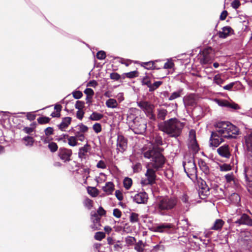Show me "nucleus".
<instances>
[{"label": "nucleus", "instance_id": "58", "mask_svg": "<svg viewBox=\"0 0 252 252\" xmlns=\"http://www.w3.org/2000/svg\"><path fill=\"white\" fill-rule=\"evenodd\" d=\"M96 57L99 60H103L106 58L105 52L103 51H100L97 52Z\"/></svg>", "mask_w": 252, "mask_h": 252}, {"label": "nucleus", "instance_id": "26", "mask_svg": "<svg viewBox=\"0 0 252 252\" xmlns=\"http://www.w3.org/2000/svg\"><path fill=\"white\" fill-rule=\"evenodd\" d=\"M224 222L221 219H217L213 225L211 227V229L215 230H220L223 225Z\"/></svg>", "mask_w": 252, "mask_h": 252}, {"label": "nucleus", "instance_id": "34", "mask_svg": "<svg viewBox=\"0 0 252 252\" xmlns=\"http://www.w3.org/2000/svg\"><path fill=\"white\" fill-rule=\"evenodd\" d=\"M67 136L68 144L72 147L77 145V139L75 136Z\"/></svg>", "mask_w": 252, "mask_h": 252}, {"label": "nucleus", "instance_id": "19", "mask_svg": "<svg viewBox=\"0 0 252 252\" xmlns=\"http://www.w3.org/2000/svg\"><path fill=\"white\" fill-rule=\"evenodd\" d=\"M224 178L226 181L227 187L231 186L232 188L236 187V181L235 180L234 174L232 173L226 174L224 176Z\"/></svg>", "mask_w": 252, "mask_h": 252}, {"label": "nucleus", "instance_id": "44", "mask_svg": "<svg viewBox=\"0 0 252 252\" xmlns=\"http://www.w3.org/2000/svg\"><path fill=\"white\" fill-rule=\"evenodd\" d=\"M105 236V234L104 232L98 231L95 233L94 238L95 240L98 241L102 240Z\"/></svg>", "mask_w": 252, "mask_h": 252}, {"label": "nucleus", "instance_id": "11", "mask_svg": "<svg viewBox=\"0 0 252 252\" xmlns=\"http://www.w3.org/2000/svg\"><path fill=\"white\" fill-rule=\"evenodd\" d=\"M127 147V140L123 136L119 135L117 141V152L123 153L125 152Z\"/></svg>", "mask_w": 252, "mask_h": 252}, {"label": "nucleus", "instance_id": "10", "mask_svg": "<svg viewBox=\"0 0 252 252\" xmlns=\"http://www.w3.org/2000/svg\"><path fill=\"white\" fill-rule=\"evenodd\" d=\"M212 52V49L210 47L206 48L203 50L202 58L201 59V63H202L207 64L212 63L213 60Z\"/></svg>", "mask_w": 252, "mask_h": 252}, {"label": "nucleus", "instance_id": "47", "mask_svg": "<svg viewBox=\"0 0 252 252\" xmlns=\"http://www.w3.org/2000/svg\"><path fill=\"white\" fill-rule=\"evenodd\" d=\"M182 201L186 204V206H189L190 204L189 197L185 193H184L181 197Z\"/></svg>", "mask_w": 252, "mask_h": 252}, {"label": "nucleus", "instance_id": "22", "mask_svg": "<svg viewBox=\"0 0 252 252\" xmlns=\"http://www.w3.org/2000/svg\"><path fill=\"white\" fill-rule=\"evenodd\" d=\"M34 137L32 136H26L22 138V141L26 146L32 147L34 142Z\"/></svg>", "mask_w": 252, "mask_h": 252}, {"label": "nucleus", "instance_id": "18", "mask_svg": "<svg viewBox=\"0 0 252 252\" xmlns=\"http://www.w3.org/2000/svg\"><path fill=\"white\" fill-rule=\"evenodd\" d=\"M90 150V147L88 144H85L83 147L79 148L78 152V157L83 160L86 159L88 157V153Z\"/></svg>", "mask_w": 252, "mask_h": 252}, {"label": "nucleus", "instance_id": "31", "mask_svg": "<svg viewBox=\"0 0 252 252\" xmlns=\"http://www.w3.org/2000/svg\"><path fill=\"white\" fill-rule=\"evenodd\" d=\"M123 184L125 188L126 189H130L132 185V179L130 178L126 177L124 180Z\"/></svg>", "mask_w": 252, "mask_h": 252}, {"label": "nucleus", "instance_id": "36", "mask_svg": "<svg viewBox=\"0 0 252 252\" xmlns=\"http://www.w3.org/2000/svg\"><path fill=\"white\" fill-rule=\"evenodd\" d=\"M88 192L93 197H95L98 195V190L95 187H89Z\"/></svg>", "mask_w": 252, "mask_h": 252}, {"label": "nucleus", "instance_id": "24", "mask_svg": "<svg viewBox=\"0 0 252 252\" xmlns=\"http://www.w3.org/2000/svg\"><path fill=\"white\" fill-rule=\"evenodd\" d=\"M229 199L232 203L235 205H239L240 203L241 198L240 195L237 193L231 194L229 197Z\"/></svg>", "mask_w": 252, "mask_h": 252}, {"label": "nucleus", "instance_id": "50", "mask_svg": "<svg viewBox=\"0 0 252 252\" xmlns=\"http://www.w3.org/2000/svg\"><path fill=\"white\" fill-rule=\"evenodd\" d=\"M84 206L88 209H91L93 207V201L89 198L86 199L83 202Z\"/></svg>", "mask_w": 252, "mask_h": 252}, {"label": "nucleus", "instance_id": "4", "mask_svg": "<svg viewBox=\"0 0 252 252\" xmlns=\"http://www.w3.org/2000/svg\"><path fill=\"white\" fill-rule=\"evenodd\" d=\"M137 104L151 120H156V116L153 113L155 108V106L153 104L147 101H139L137 102Z\"/></svg>", "mask_w": 252, "mask_h": 252}, {"label": "nucleus", "instance_id": "13", "mask_svg": "<svg viewBox=\"0 0 252 252\" xmlns=\"http://www.w3.org/2000/svg\"><path fill=\"white\" fill-rule=\"evenodd\" d=\"M72 154L71 150L66 148H60L59 150L58 156L61 160L66 162L70 160V157Z\"/></svg>", "mask_w": 252, "mask_h": 252}, {"label": "nucleus", "instance_id": "35", "mask_svg": "<svg viewBox=\"0 0 252 252\" xmlns=\"http://www.w3.org/2000/svg\"><path fill=\"white\" fill-rule=\"evenodd\" d=\"M151 83H152V82H151V79L148 76H145L142 79V81H141L142 85H146L149 88V86H150Z\"/></svg>", "mask_w": 252, "mask_h": 252}, {"label": "nucleus", "instance_id": "62", "mask_svg": "<svg viewBox=\"0 0 252 252\" xmlns=\"http://www.w3.org/2000/svg\"><path fill=\"white\" fill-rule=\"evenodd\" d=\"M174 63L172 61H168L164 65V68L170 69L173 67Z\"/></svg>", "mask_w": 252, "mask_h": 252}, {"label": "nucleus", "instance_id": "14", "mask_svg": "<svg viewBox=\"0 0 252 252\" xmlns=\"http://www.w3.org/2000/svg\"><path fill=\"white\" fill-rule=\"evenodd\" d=\"M235 223L240 225H246L252 226V219L247 214L243 213L235 222Z\"/></svg>", "mask_w": 252, "mask_h": 252}, {"label": "nucleus", "instance_id": "60", "mask_svg": "<svg viewBox=\"0 0 252 252\" xmlns=\"http://www.w3.org/2000/svg\"><path fill=\"white\" fill-rule=\"evenodd\" d=\"M45 133L47 137H49L53 133L52 127H47L44 130ZM48 138V137H47Z\"/></svg>", "mask_w": 252, "mask_h": 252}, {"label": "nucleus", "instance_id": "59", "mask_svg": "<svg viewBox=\"0 0 252 252\" xmlns=\"http://www.w3.org/2000/svg\"><path fill=\"white\" fill-rule=\"evenodd\" d=\"M164 175L167 178L171 179L173 176V172L171 169H168L164 172Z\"/></svg>", "mask_w": 252, "mask_h": 252}, {"label": "nucleus", "instance_id": "64", "mask_svg": "<svg viewBox=\"0 0 252 252\" xmlns=\"http://www.w3.org/2000/svg\"><path fill=\"white\" fill-rule=\"evenodd\" d=\"M110 77L111 79L118 80L120 78V75L116 72H113L110 74Z\"/></svg>", "mask_w": 252, "mask_h": 252}, {"label": "nucleus", "instance_id": "2", "mask_svg": "<svg viewBox=\"0 0 252 252\" xmlns=\"http://www.w3.org/2000/svg\"><path fill=\"white\" fill-rule=\"evenodd\" d=\"M178 203V199L174 196L166 195L159 197L155 205L156 213L164 216L174 210Z\"/></svg>", "mask_w": 252, "mask_h": 252}, {"label": "nucleus", "instance_id": "17", "mask_svg": "<svg viewBox=\"0 0 252 252\" xmlns=\"http://www.w3.org/2000/svg\"><path fill=\"white\" fill-rule=\"evenodd\" d=\"M218 154L222 157L228 158L230 157V153L228 145H224L217 149Z\"/></svg>", "mask_w": 252, "mask_h": 252}, {"label": "nucleus", "instance_id": "46", "mask_svg": "<svg viewBox=\"0 0 252 252\" xmlns=\"http://www.w3.org/2000/svg\"><path fill=\"white\" fill-rule=\"evenodd\" d=\"M130 221L132 223L137 222L138 219V215L135 213H132L129 217Z\"/></svg>", "mask_w": 252, "mask_h": 252}, {"label": "nucleus", "instance_id": "32", "mask_svg": "<svg viewBox=\"0 0 252 252\" xmlns=\"http://www.w3.org/2000/svg\"><path fill=\"white\" fill-rule=\"evenodd\" d=\"M224 80L221 78L220 74H217L214 77L213 82L220 86L224 83Z\"/></svg>", "mask_w": 252, "mask_h": 252}, {"label": "nucleus", "instance_id": "61", "mask_svg": "<svg viewBox=\"0 0 252 252\" xmlns=\"http://www.w3.org/2000/svg\"><path fill=\"white\" fill-rule=\"evenodd\" d=\"M231 6L236 9L240 6L241 3L239 0H234L231 3Z\"/></svg>", "mask_w": 252, "mask_h": 252}, {"label": "nucleus", "instance_id": "51", "mask_svg": "<svg viewBox=\"0 0 252 252\" xmlns=\"http://www.w3.org/2000/svg\"><path fill=\"white\" fill-rule=\"evenodd\" d=\"M48 147L51 152H56L58 149V146L57 144L55 142H51L49 143Z\"/></svg>", "mask_w": 252, "mask_h": 252}, {"label": "nucleus", "instance_id": "57", "mask_svg": "<svg viewBox=\"0 0 252 252\" xmlns=\"http://www.w3.org/2000/svg\"><path fill=\"white\" fill-rule=\"evenodd\" d=\"M138 72L137 71H133L126 73V76L127 78H133L138 76Z\"/></svg>", "mask_w": 252, "mask_h": 252}, {"label": "nucleus", "instance_id": "37", "mask_svg": "<svg viewBox=\"0 0 252 252\" xmlns=\"http://www.w3.org/2000/svg\"><path fill=\"white\" fill-rule=\"evenodd\" d=\"M198 164L199 165L200 169L204 172L209 171V167L207 165L206 163L202 160L199 161Z\"/></svg>", "mask_w": 252, "mask_h": 252}, {"label": "nucleus", "instance_id": "56", "mask_svg": "<svg viewBox=\"0 0 252 252\" xmlns=\"http://www.w3.org/2000/svg\"><path fill=\"white\" fill-rule=\"evenodd\" d=\"M75 137L77 140L80 141H83L85 139V136L83 133L81 132L78 131L76 132Z\"/></svg>", "mask_w": 252, "mask_h": 252}, {"label": "nucleus", "instance_id": "9", "mask_svg": "<svg viewBox=\"0 0 252 252\" xmlns=\"http://www.w3.org/2000/svg\"><path fill=\"white\" fill-rule=\"evenodd\" d=\"M245 128L247 133L245 136V145L250 156L252 155V129H248L247 127H245Z\"/></svg>", "mask_w": 252, "mask_h": 252}, {"label": "nucleus", "instance_id": "8", "mask_svg": "<svg viewBox=\"0 0 252 252\" xmlns=\"http://www.w3.org/2000/svg\"><path fill=\"white\" fill-rule=\"evenodd\" d=\"M159 129L171 137H177L181 134L180 127H159Z\"/></svg>", "mask_w": 252, "mask_h": 252}, {"label": "nucleus", "instance_id": "21", "mask_svg": "<svg viewBox=\"0 0 252 252\" xmlns=\"http://www.w3.org/2000/svg\"><path fill=\"white\" fill-rule=\"evenodd\" d=\"M230 27H224L222 29V31L219 32V36L220 38H224L229 35V33L231 30Z\"/></svg>", "mask_w": 252, "mask_h": 252}, {"label": "nucleus", "instance_id": "5", "mask_svg": "<svg viewBox=\"0 0 252 252\" xmlns=\"http://www.w3.org/2000/svg\"><path fill=\"white\" fill-rule=\"evenodd\" d=\"M146 167L147 171L145 175L147 178L146 179L142 180L141 183L142 186H146L148 185H152L156 182L157 177L156 172L158 170H156V169L150 167L147 165H146Z\"/></svg>", "mask_w": 252, "mask_h": 252}, {"label": "nucleus", "instance_id": "63", "mask_svg": "<svg viewBox=\"0 0 252 252\" xmlns=\"http://www.w3.org/2000/svg\"><path fill=\"white\" fill-rule=\"evenodd\" d=\"M220 169L222 171H227L231 169V166L229 164H223L220 166Z\"/></svg>", "mask_w": 252, "mask_h": 252}, {"label": "nucleus", "instance_id": "6", "mask_svg": "<svg viewBox=\"0 0 252 252\" xmlns=\"http://www.w3.org/2000/svg\"><path fill=\"white\" fill-rule=\"evenodd\" d=\"M243 174L244 176L243 184L249 193L252 195V173L251 169L249 167H245Z\"/></svg>", "mask_w": 252, "mask_h": 252}, {"label": "nucleus", "instance_id": "53", "mask_svg": "<svg viewBox=\"0 0 252 252\" xmlns=\"http://www.w3.org/2000/svg\"><path fill=\"white\" fill-rule=\"evenodd\" d=\"M215 101L217 103V104L222 107H226L227 106V104L228 102V101L226 100H220L216 99L215 100Z\"/></svg>", "mask_w": 252, "mask_h": 252}, {"label": "nucleus", "instance_id": "45", "mask_svg": "<svg viewBox=\"0 0 252 252\" xmlns=\"http://www.w3.org/2000/svg\"><path fill=\"white\" fill-rule=\"evenodd\" d=\"M189 147L194 152H197L199 150V147L196 141H195L194 142L189 141Z\"/></svg>", "mask_w": 252, "mask_h": 252}, {"label": "nucleus", "instance_id": "42", "mask_svg": "<svg viewBox=\"0 0 252 252\" xmlns=\"http://www.w3.org/2000/svg\"><path fill=\"white\" fill-rule=\"evenodd\" d=\"M102 117L103 115L101 114L98 113L97 112H93L90 116V118L92 120L97 121L102 118Z\"/></svg>", "mask_w": 252, "mask_h": 252}, {"label": "nucleus", "instance_id": "38", "mask_svg": "<svg viewBox=\"0 0 252 252\" xmlns=\"http://www.w3.org/2000/svg\"><path fill=\"white\" fill-rule=\"evenodd\" d=\"M235 126L234 125H232L230 122L228 121H218L216 125H214V126Z\"/></svg>", "mask_w": 252, "mask_h": 252}, {"label": "nucleus", "instance_id": "16", "mask_svg": "<svg viewBox=\"0 0 252 252\" xmlns=\"http://www.w3.org/2000/svg\"><path fill=\"white\" fill-rule=\"evenodd\" d=\"M148 199V194L144 191L137 193L133 197V201L138 204H145Z\"/></svg>", "mask_w": 252, "mask_h": 252}, {"label": "nucleus", "instance_id": "7", "mask_svg": "<svg viewBox=\"0 0 252 252\" xmlns=\"http://www.w3.org/2000/svg\"><path fill=\"white\" fill-rule=\"evenodd\" d=\"M198 193L201 199H205L210 194V188L206 182L201 179L198 180Z\"/></svg>", "mask_w": 252, "mask_h": 252}, {"label": "nucleus", "instance_id": "27", "mask_svg": "<svg viewBox=\"0 0 252 252\" xmlns=\"http://www.w3.org/2000/svg\"><path fill=\"white\" fill-rule=\"evenodd\" d=\"M35 127H24L22 131L28 134V136H36Z\"/></svg>", "mask_w": 252, "mask_h": 252}, {"label": "nucleus", "instance_id": "40", "mask_svg": "<svg viewBox=\"0 0 252 252\" xmlns=\"http://www.w3.org/2000/svg\"><path fill=\"white\" fill-rule=\"evenodd\" d=\"M152 143L157 146L161 145L162 144V138L160 136L156 135L153 138Z\"/></svg>", "mask_w": 252, "mask_h": 252}, {"label": "nucleus", "instance_id": "25", "mask_svg": "<svg viewBox=\"0 0 252 252\" xmlns=\"http://www.w3.org/2000/svg\"><path fill=\"white\" fill-rule=\"evenodd\" d=\"M147 127H129V130L132 131L136 134H144Z\"/></svg>", "mask_w": 252, "mask_h": 252}, {"label": "nucleus", "instance_id": "49", "mask_svg": "<svg viewBox=\"0 0 252 252\" xmlns=\"http://www.w3.org/2000/svg\"><path fill=\"white\" fill-rule=\"evenodd\" d=\"M189 141L193 142H194L195 141H196V132H195V131L193 129H191L189 131Z\"/></svg>", "mask_w": 252, "mask_h": 252}, {"label": "nucleus", "instance_id": "41", "mask_svg": "<svg viewBox=\"0 0 252 252\" xmlns=\"http://www.w3.org/2000/svg\"><path fill=\"white\" fill-rule=\"evenodd\" d=\"M182 91V90H180L177 92H174L172 93L169 97V100H172L178 97H179L181 96Z\"/></svg>", "mask_w": 252, "mask_h": 252}, {"label": "nucleus", "instance_id": "29", "mask_svg": "<svg viewBox=\"0 0 252 252\" xmlns=\"http://www.w3.org/2000/svg\"><path fill=\"white\" fill-rule=\"evenodd\" d=\"M106 105L108 108H115L118 106V103L116 99L110 98L106 101Z\"/></svg>", "mask_w": 252, "mask_h": 252}, {"label": "nucleus", "instance_id": "43", "mask_svg": "<svg viewBox=\"0 0 252 252\" xmlns=\"http://www.w3.org/2000/svg\"><path fill=\"white\" fill-rule=\"evenodd\" d=\"M142 245V241H139V242L136 244L134 249L138 252H144V249Z\"/></svg>", "mask_w": 252, "mask_h": 252}, {"label": "nucleus", "instance_id": "33", "mask_svg": "<svg viewBox=\"0 0 252 252\" xmlns=\"http://www.w3.org/2000/svg\"><path fill=\"white\" fill-rule=\"evenodd\" d=\"M166 126H179V122L176 118H172L166 122Z\"/></svg>", "mask_w": 252, "mask_h": 252}, {"label": "nucleus", "instance_id": "48", "mask_svg": "<svg viewBox=\"0 0 252 252\" xmlns=\"http://www.w3.org/2000/svg\"><path fill=\"white\" fill-rule=\"evenodd\" d=\"M71 119L70 117H65L63 119L62 123L58 126H68L71 122Z\"/></svg>", "mask_w": 252, "mask_h": 252}, {"label": "nucleus", "instance_id": "55", "mask_svg": "<svg viewBox=\"0 0 252 252\" xmlns=\"http://www.w3.org/2000/svg\"><path fill=\"white\" fill-rule=\"evenodd\" d=\"M126 242L128 245H131L136 242V239L133 237L128 236L126 238Z\"/></svg>", "mask_w": 252, "mask_h": 252}, {"label": "nucleus", "instance_id": "30", "mask_svg": "<svg viewBox=\"0 0 252 252\" xmlns=\"http://www.w3.org/2000/svg\"><path fill=\"white\" fill-rule=\"evenodd\" d=\"M162 82L161 81H156L154 83H151L150 86H149V91L151 92H153L158 89L161 84Z\"/></svg>", "mask_w": 252, "mask_h": 252}, {"label": "nucleus", "instance_id": "28", "mask_svg": "<svg viewBox=\"0 0 252 252\" xmlns=\"http://www.w3.org/2000/svg\"><path fill=\"white\" fill-rule=\"evenodd\" d=\"M157 112L158 118L161 120H164L167 114V110L163 108H159L157 109Z\"/></svg>", "mask_w": 252, "mask_h": 252}, {"label": "nucleus", "instance_id": "15", "mask_svg": "<svg viewBox=\"0 0 252 252\" xmlns=\"http://www.w3.org/2000/svg\"><path fill=\"white\" fill-rule=\"evenodd\" d=\"M229 131H227V135L225 134V131H227V130L224 129H220L219 130V132L220 133L221 136H222L223 137L227 138H235V135L239 134V130L238 128V127H229Z\"/></svg>", "mask_w": 252, "mask_h": 252}, {"label": "nucleus", "instance_id": "1", "mask_svg": "<svg viewBox=\"0 0 252 252\" xmlns=\"http://www.w3.org/2000/svg\"><path fill=\"white\" fill-rule=\"evenodd\" d=\"M162 149L157 147L153 145L152 148H150L145 151V148H143V155L145 158L151 159V161L147 164L150 167L153 168L156 170L161 169L165 162V158L161 153Z\"/></svg>", "mask_w": 252, "mask_h": 252}, {"label": "nucleus", "instance_id": "12", "mask_svg": "<svg viewBox=\"0 0 252 252\" xmlns=\"http://www.w3.org/2000/svg\"><path fill=\"white\" fill-rule=\"evenodd\" d=\"M220 133L218 134L215 132H212L211 136L210 139V145L211 147H217L223 141V139Z\"/></svg>", "mask_w": 252, "mask_h": 252}, {"label": "nucleus", "instance_id": "20", "mask_svg": "<svg viewBox=\"0 0 252 252\" xmlns=\"http://www.w3.org/2000/svg\"><path fill=\"white\" fill-rule=\"evenodd\" d=\"M184 102L186 106H193L196 103V100L193 94H190L184 98Z\"/></svg>", "mask_w": 252, "mask_h": 252}, {"label": "nucleus", "instance_id": "23", "mask_svg": "<svg viewBox=\"0 0 252 252\" xmlns=\"http://www.w3.org/2000/svg\"><path fill=\"white\" fill-rule=\"evenodd\" d=\"M114 184L111 182H109L106 183L105 186L103 187V190L108 194L112 193L114 190Z\"/></svg>", "mask_w": 252, "mask_h": 252}, {"label": "nucleus", "instance_id": "52", "mask_svg": "<svg viewBox=\"0 0 252 252\" xmlns=\"http://www.w3.org/2000/svg\"><path fill=\"white\" fill-rule=\"evenodd\" d=\"M227 107L231 108L234 110H238L240 109V107L238 104L235 102H230L228 101Z\"/></svg>", "mask_w": 252, "mask_h": 252}, {"label": "nucleus", "instance_id": "54", "mask_svg": "<svg viewBox=\"0 0 252 252\" xmlns=\"http://www.w3.org/2000/svg\"><path fill=\"white\" fill-rule=\"evenodd\" d=\"M171 226L169 224H162L157 227V231L159 232H162L163 231V229L165 228H169Z\"/></svg>", "mask_w": 252, "mask_h": 252}, {"label": "nucleus", "instance_id": "3", "mask_svg": "<svg viewBox=\"0 0 252 252\" xmlns=\"http://www.w3.org/2000/svg\"><path fill=\"white\" fill-rule=\"evenodd\" d=\"M183 165L188 177L192 180H195L197 178V167L194 158L190 157L186 159L183 162Z\"/></svg>", "mask_w": 252, "mask_h": 252}, {"label": "nucleus", "instance_id": "39", "mask_svg": "<svg viewBox=\"0 0 252 252\" xmlns=\"http://www.w3.org/2000/svg\"><path fill=\"white\" fill-rule=\"evenodd\" d=\"M37 120L39 125H45L49 123L50 118L47 117H41L38 118Z\"/></svg>", "mask_w": 252, "mask_h": 252}]
</instances>
